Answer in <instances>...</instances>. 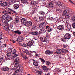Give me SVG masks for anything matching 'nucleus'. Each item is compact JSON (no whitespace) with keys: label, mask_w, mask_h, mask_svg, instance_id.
<instances>
[{"label":"nucleus","mask_w":75,"mask_h":75,"mask_svg":"<svg viewBox=\"0 0 75 75\" xmlns=\"http://www.w3.org/2000/svg\"><path fill=\"white\" fill-rule=\"evenodd\" d=\"M2 18L4 20V21H2V22L5 23L9 22L11 21L12 19V17L11 16L9 17V15L7 14H6L3 15L2 17Z\"/></svg>","instance_id":"f257e3e1"},{"label":"nucleus","mask_w":75,"mask_h":75,"mask_svg":"<svg viewBox=\"0 0 75 75\" xmlns=\"http://www.w3.org/2000/svg\"><path fill=\"white\" fill-rule=\"evenodd\" d=\"M21 59L19 57L17 58L14 61L15 67L17 68H18L19 66H21V63L20 62Z\"/></svg>","instance_id":"f03ea898"},{"label":"nucleus","mask_w":75,"mask_h":75,"mask_svg":"<svg viewBox=\"0 0 75 75\" xmlns=\"http://www.w3.org/2000/svg\"><path fill=\"white\" fill-rule=\"evenodd\" d=\"M17 51V50L15 49L12 50V53L13 54H14L13 56V57L14 58L16 57L18 55V53H16Z\"/></svg>","instance_id":"7ed1b4c3"},{"label":"nucleus","mask_w":75,"mask_h":75,"mask_svg":"<svg viewBox=\"0 0 75 75\" xmlns=\"http://www.w3.org/2000/svg\"><path fill=\"white\" fill-rule=\"evenodd\" d=\"M35 42L33 40H30L29 41L27 44V46L29 47H31L34 45Z\"/></svg>","instance_id":"20e7f679"},{"label":"nucleus","mask_w":75,"mask_h":75,"mask_svg":"<svg viewBox=\"0 0 75 75\" xmlns=\"http://www.w3.org/2000/svg\"><path fill=\"white\" fill-rule=\"evenodd\" d=\"M71 37V35L69 33H66L64 35V38L68 40L70 39Z\"/></svg>","instance_id":"39448f33"},{"label":"nucleus","mask_w":75,"mask_h":75,"mask_svg":"<svg viewBox=\"0 0 75 75\" xmlns=\"http://www.w3.org/2000/svg\"><path fill=\"white\" fill-rule=\"evenodd\" d=\"M40 39L42 42H46L47 41L46 37H43V38L42 37H40Z\"/></svg>","instance_id":"423d86ee"},{"label":"nucleus","mask_w":75,"mask_h":75,"mask_svg":"<svg viewBox=\"0 0 75 75\" xmlns=\"http://www.w3.org/2000/svg\"><path fill=\"white\" fill-rule=\"evenodd\" d=\"M16 41L18 42H23V38L22 37H21V36L18 37L17 38Z\"/></svg>","instance_id":"0eeeda50"},{"label":"nucleus","mask_w":75,"mask_h":75,"mask_svg":"<svg viewBox=\"0 0 75 75\" xmlns=\"http://www.w3.org/2000/svg\"><path fill=\"white\" fill-rule=\"evenodd\" d=\"M33 65H34L35 66H38V64L39 62V61H37L36 60H34V59H33Z\"/></svg>","instance_id":"6e6552de"},{"label":"nucleus","mask_w":75,"mask_h":75,"mask_svg":"<svg viewBox=\"0 0 75 75\" xmlns=\"http://www.w3.org/2000/svg\"><path fill=\"white\" fill-rule=\"evenodd\" d=\"M46 28L47 29V31L48 32H51L52 30V29L51 28L50 26H46Z\"/></svg>","instance_id":"1a4fd4ad"},{"label":"nucleus","mask_w":75,"mask_h":75,"mask_svg":"<svg viewBox=\"0 0 75 75\" xmlns=\"http://www.w3.org/2000/svg\"><path fill=\"white\" fill-rule=\"evenodd\" d=\"M8 10L10 12H8V13H9V14H11V12H13V13H14L16 14H17V13L15 12V11H14L11 8H9L8 9Z\"/></svg>","instance_id":"9d476101"},{"label":"nucleus","mask_w":75,"mask_h":75,"mask_svg":"<svg viewBox=\"0 0 75 75\" xmlns=\"http://www.w3.org/2000/svg\"><path fill=\"white\" fill-rule=\"evenodd\" d=\"M57 28L59 30H63L64 29V26L63 25H60L57 27Z\"/></svg>","instance_id":"9b49d317"},{"label":"nucleus","mask_w":75,"mask_h":75,"mask_svg":"<svg viewBox=\"0 0 75 75\" xmlns=\"http://www.w3.org/2000/svg\"><path fill=\"white\" fill-rule=\"evenodd\" d=\"M28 21H27L25 20H23V19L22 18V19L21 21V22L22 23H23V25H25V26H26L27 25Z\"/></svg>","instance_id":"f8f14e48"},{"label":"nucleus","mask_w":75,"mask_h":75,"mask_svg":"<svg viewBox=\"0 0 75 75\" xmlns=\"http://www.w3.org/2000/svg\"><path fill=\"white\" fill-rule=\"evenodd\" d=\"M42 69L44 72H47L48 71L49 69L48 67L45 66H42Z\"/></svg>","instance_id":"ddd939ff"},{"label":"nucleus","mask_w":75,"mask_h":75,"mask_svg":"<svg viewBox=\"0 0 75 75\" xmlns=\"http://www.w3.org/2000/svg\"><path fill=\"white\" fill-rule=\"evenodd\" d=\"M10 69L7 67H3L2 68V70L4 71H9Z\"/></svg>","instance_id":"4468645a"},{"label":"nucleus","mask_w":75,"mask_h":75,"mask_svg":"<svg viewBox=\"0 0 75 75\" xmlns=\"http://www.w3.org/2000/svg\"><path fill=\"white\" fill-rule=\"evenodd\" d=\"M45 53V54H47L50 55L52 54H53V52L48 50L46 51Z\"/></svg>","instance_id":"2eb2a0df"},{"label":"nucleus","mask_w":75,"mask_h":75,"mask_svg":"<svg viewBox=\"0 0 75 75\" xmlns=\"http://www.w3.org/2000/svg\"><path fill=\"white\" fill-rule=\"evenodd\" d=\"M3 28L6 31H8L9 30V27L7 25H5L3 27Z\"/></svg>","instance_id":"dca6fc26"},{"label":"nucleus","mask_w":75,"mask_h":75,"mask_svg":"<svg viewBox=\"0 0 75 75\" xmlns=\"http://www.w3.org/2000/svg\"><path fill=\"white\" fill-rule=\"evenodd\" d=\"M32 34L35 36L39 34V33L37 31L32 32Z\"/></svg>","instance_id":"f3484780"},{"label":"nucleus","mask_w":75,"mask_h":75,"mask_svg":"<svg viewBox=\"0 0 75 75\" xmlns=\"http://www.w3.org/2000/svg\"><path fill=\"white\" fill-rule=\"evenodd\" d=\"M66 25H67V30H69L71 28V25L70 24H69V23L66 24Z\"/></svg>","instance_id":"a211bd4d"},{"label":"nucleus","mask_w":75,"mask_h":75,"mask_svg":"<svg viewBox=\"0 0 75 75\" xmlns=\"http://www.w3.org/2000/svg\"><path fill=\"white\" fill-rule=\"evenodd\" d=\"M55 54H61V51L59 49L57 50L56 52H55Z\"/></svg>","instance_id":"6ab92c4d"},{"label":"nucleus","mask_w":75,"mask_h":75,"mask_svg":"<svg viewBox=\"0 0 75 75\" xmlns=\"http://www.w3.org/2000/svg\"><path fill=\"white\" fill-rule=\"evenodd\" d=\"M39 14L42 16H43L44 17H45V13L44 12L42 11H40L39 12Z\"/></svg>","instance_id":"aec40b11"},{"label":"nucleus","mask_w":75,"mask_h":75,"mask_svg":"<svg viewBox=\"0 0 75 75\" xmlns=\"http://www.w3.org/2000/svg\"><path fill=\"white\" fill-rule=\"evenodd\" d=\"M13 32L17 34L18 35H20L21 34V31H17V30H15Z\"/></svg>","instance_id":"412c9836"},{"label":"nucleus","mask_w":75,"mask_h":75,"mask_svg":"<svg viewBox=\"0 0 75 75\" xmlns=\"http://www.w3.org/2000/svg\"><path fill=\"white\" fill-rule=\"evenodd\" d=\"M40 31L41 33H44L46 32V30L45 28H42L40 29Z\"/></svg>","instance_id":"4be33fe9"},{"label":"nucleus","mask_w":75,"mask_h":75,"mask_svg":"<svg viewBox=\"0 0 75 75\" xmlns=\"http://www.w3.org/2000/svg\"><path fill=\"white\" fill-rule=\"evenodd\" d=\"M13 6H14V8L15 10L16 9H17L19 7V4H14Z\"/></svg>","instance_id":"5701e85b"},{"label":"nucleus","mask_w":75,"mask_h":75,"mask_svg":"<svg viewBox=\"0 0 75 75\" xmlns=\"http://www.w3.org/2000/svg\"><path fill=\"white\" fill-rule=\"evenodd\" d=\"M61 50L62 52L63 53H66L68 51L67 50H64L63 49H61Z\"/></svg>","instance_id":"b1692460"},{"label":"nucleus","mask_w":75,"mask_h":75,"mask_svg":"<svg viewBox=\"0 0 75 75\" xmlns=\"http://www.w3.org/2000/svg\"><path fill=\"white\" fill-rule=\"evenodd\" d=\"M32 22L31 21H28L27 25L28 26H32Z\"/></svg>","instance_id":"393cba45"},{"label":"nucleus","mask_w":75,"mask_h":75,"mask_svg":"<svg viewBox=\"0 0 75 75\" xmlns=\"http://www.w3.org/2000/svg\"><path fill=\"white\" fill-rule=\"evenodd\" d=\"M1 5L3 6H6L7 5V3L6 2H4L1 4Z\"/></svg>","instance_id":"a878e982"},{"label":"nucleus","mask_w":75,"mask_h":75,"mask_svg":"<svg viewBox=\"0 0 75 75\" xmlns=\"http://www.w3.org/2000/svg\"><path fill=\"white\" fill-rule=\"evenodd\" d=\"M67 39L66 38H62L61 39V41H63V42H65L66 41V40Z\"/></svg>","instance_id":"bb28decb"},{"label":"nucleus","mask_w":75,"mask_h":75,"mask_svg":"<svg viewBox=\"0 0 75 75\" xmlns=\"http://www.w3.org/2000/svg\"><path fill=\"white\" fill-rule=\"evenodd\" d=\"M67 11L66 10H64L63 12V14H62V16H65L67 13Z\"/></svg>","instance_id":"cd10ccee"},{"label":"nucleus","mask_w":75,"mask_h":75,"mask_svg":"<svg viewBox=\"0 0 75 75\" xmlns=\"http://www.w3.org/2000/svg\"><path fill=\"white\" fill-rule=\"evenodd\" d=\"M44 18L43 17H39V22L42 21L44 20Z\"/></svg>","instance_id":"c85d7f7f"},{"label":"nucleus","mask_w":75,"mask_h":75,"mask_svg":"<svg viewBox=\"0 0 75 75\" xmlns=\"http://www.w3.org/2000/svg\"><path fill=\"white\" fill-rule=\"evenodd\" d=\"M40 59L41 60V62L43 64H44L45 62H46L45 60L42 58H40Z\"/></svg>","instance_id":"c756f323"},{"label":"nucleus","mask_w":75,"mask_h":75,"mask_svg":"<svg viewBox=\"0 0 75 75\" xmlns=\"http://www.w3.org/2000/svg\"><path fill=\"white\" fill-rule=\"evenodd\" d=\"M4 34L3 33H0V40L3 39L2 37L4 36Z\"/></svg>","instance_id":"7c9ffc66"},{"label":"nucleus","mask_w":75,"mask_h":75,"mask_svg":"<svg viewBox=\"0 0 75 75\" xmlns=\"http://www.w3.org/2000/svg\"><path fill=\"white\" fill-rule=\"evenodd\" d=\"M44 27V26L43 25V23H41L39 25V28H42Z\"/></svg>","instance_id":"2f4dec72"},{"label":"nucleus","mask_w":75,"mask_h":75,"mask_svg":"<svg viewBox=\"0 0 75 75\" xmlns=\"http://www.w3.org/2000/svg\"><path fill=\"white\" fill-rule=\"evenodd\" d=\"M21 56H22V57H23V58L25 60L28 59V57H27L25 56H24L23 54H21Z\"/></svg>","instance_id":"473e14b6"},{"label":"nucleus","mask_w":75,"mask_h":75,"mask_svg":"<svg viewBox=\"0 0 75 75\" xmlns=\"http://www.w3.org/2000/svg\"><path fill=\"white\" fill-rule=\"evenodd\" d=\"M12 50L11 48H10L8 49V52L11 53L12 52Z\"/></svg>","instance_id":"72a5a7b5"},{"label":"nucleus","mask_w":75,"mask_h":75,"mask_svg":"<svg viewBox=\"0 0 75 75\" xmlns=\"http://www.w3.org/2000/svg\"><path fill=\"white\" fill-rule=\"evenodd\" d=\"M33 4L35 6H37L38 3L36 1H34L33 3Z\"/></svg>","instance_id":"f704fd0d"},{"label":"nucleus","mask_w":75,"mask_h":75,"mask_svg":"<svg viewBox=\"0 0 75 75\" xmlns=\"http://www.w3.org/2000/svg\"><path fill=\"white\" fill-rule=\"evenodd\" d=\"M54 6V4L52 3H50L49 4V7H52Z\"/></svg>","instance_id":"c9c22d12"},{"label":"nucleus","mask_w":75,"mask_h":75,"mask_svg":"<svg viewBox=\"0 0 75 75\" xmlns=\"http://www.w3.org/2000/svg\"><path fill=\"white\" fill-rule=\"evenodd\" d=\"M37 28V26L35 24H34L33 27V29L34 30L36 29Z\"/></svg>","instance_id":"e433bc0d"},{"label":"nucleus","mask_w":75,"mask_h":75,"mask_svg":"<svg viewBox=\"0 0 75 75\" xmlns=\"http://www.w3.org/2000/svg\"><path fill=\"white\" fill-rule=\"evenodd\" d=\"M47 23L46 20H45V22H44L43 23H43V26H44V27H45V26H46L47 24Z\"/></svg>","instance_id":"4c0bfd02"},{"label":"nucleus","mask_w":75,"mask_h":75,"mask_svg":"<svg viewBox=\"0 0 75 75\" xmlns=\"http://www.w3.org/2000/svg\"><path fill=\"white\" fill-rule=\"evenodd\" d=\"M71 20L73 22L75 21V16H73L71 18Z\"/></svg>","instance_id":"58836bf2"},{"label":"nucleus","mask_w":75,"mask_h":75,"mask_svg":"<svg viewBox=\"0 0 75 75\" xmlns=\"http://www.w3.org/2000/svg\"><path fill=\"white\" fill-rule=\"evenodd\" d=\"M37 72L38 74L40 75H41V74H42V71H38Z\"/></svg>","instance_id":"ea45409f"},{"label":"nucleus","mask_w":75,"mask_h":75,"mask_svg":"<svg viewBox=\"0 0 75 75\" xmlns=\"http://www.w3.org/2000/svg\"><path fill=\"white\" fill-rule=\"evenodd\" d=\"M68 45L67 44H64L63 45L62 47L64 48H66L68 46Z\"/></svg>","instance_id":"a19ab883"},{"label":"nucleus","mask_w":75,"mask_h":75,"mask_svg":"<svg viewBox=\"0 0 75 75\" xmlns=\"http://www.w3.org/2000/svg\"><path fill=\"white\" fill-rule=\"evenodd\" d=\"M27 45H26V44L23 43H21V46H23V47H26V46H27Z\"/></svg>","instance_id":"79ce46f5"},{"label":"nucleus","mask_w":75,"mask_h":75,"mask_svg":"<svg viewBox=\"0 0 75 75\" xmlns=\"http://www.w3.org/2000/svg\"><path fill=\"white\" fill-rule=\"evenodd\" d=\"M9 28H11V29H12V28L13 27V24H9Z\"/></svg>","instance_id":"37998d69"},{"label":"nucleus","mask_w":75,"mask_h":75,"mask_svg":"<svg viewBox=\"0 0 75 75\" xmlns=\"http://www.w3.org/2000/svg\"><path fill=\"white\" fill-rule=\"evenodd\" d=\"M69 18H70V16L69 15H67L65 16V18L66 19H69Z\"/></svg>","instance_id":"c03bdc74"},{"label":"nucleus","mask_w":75,"mask_h":75,"mask_svg":"<svg viewBox=\"0 0 75 75\" xmlns=\"http://www.w3.org/2000/svg\"><path fill=\"white\" fill-rule=\"evenodd\" d=\"M28 0H22L21 1L23 3H25L28 1Z\"/></svg>","instance_id":"a18cd8bd"},{"label":"nucleus","mask_w":75,"mask_h":75,"mask_svg":"<svg viewBox=\"0 0 75 75\" xmlns=\"http://www.w3.org/2000/svg\"><path fill=\"white\" fill-rule=\"evenodd\" d=\"M72 26L74 28H75V23H73L72 24Z\"/></svg>","instance_id":"49530a36"},{"label":"nucleus","mask_w":75,"mask_h":75,"mask_svg":"<svg viewBox=\"0 0 75 75\" xmlns=\"http://www.w3.org/2000/svg\"><path fill=\"white\" fill-rule=\"evenodd\" d=\"M57 4L58 6H61V4L60 2H57Z\"/></svg>","instance_id":"de8ad7c7"},{"label":"nucleus","mask_w":75,"mask_h":75,"mask_svg":"<svg viewBox=\"0 0 75 75\" xmlns=\"http://www.w3.org/2000/svg\"><path fill=\"white\" fill-rule=\"evenodd\" d=\"M3 13L5 14H7L8 13V12L6 11H3Z\"/></svg>","instance_id":"09e8293b"},{"label":"nucleus","mask_w":75,"mask_h":75,"mask_svg":"<svg viewBox=\"0 0 75 75\" xmlns=\"http://www.w3.org/2000/svg\"><path fill=\"white\" fill-rule=\"evenodd\" d=\"M27 54H28V55H30L31 54V52L28 51V53Z\"/></svg>","instance_id":"8fccbe9b"},{"label":"nucleus","mask_w":75,"mask_h":75,"mask_svg":"<svg viewBox=\"0 0 75 75\" xmlns=\"http://www.w3.org/2000/svg\"><path fill=\"white\" fill-rule=\"evenodd\" d=\"M28 51H29L28 50H25V51H24V52H25V53H26V54H27L28 53Z\"/></svg>","instance_id":"3c124183"},{"label":"nucleus","mask_w":75,"mask_h":75,"mask_svg":"<svg viewBox=\"0 0 75 75\" xmlns=\"http://www.w3.org/2000/svg\"><path fill=\"white\" fill-rule=\"evenodd\" d=\"M46 63L47 65H49L50 64V62H48V61H47L46 62Z\"/></svg>","instance_id":"603ef678"},{"label":"nucleus","mask_w":75,"mask_h":75,"mask_svg":"<svg viewBox=\"0 0 75 75\" xmlns=\"http://www.w3.org/2000/svg\"><path fill=\"white\" fill-rule=\"evenodd\" d=\"M11 53H9V52H8V53H7V56H9L10 55H11Z\"/></svg>","instance_id":"864d4df0"},{"label":"nucleus","mask_w":75,"mask_h":75,"mask_svg":"<svg viewBox=\"0 0 75 75\" xmlns=\"http://www.w3.org/2000/svg\"><path fill=\"white\" fill-rule=\"evenodd\" d=\"M10 41L13 43H15V41L14 40H11V39Z\"/></svg>","instance_id":"5fc2aeb1"},{"label":"nucleus","mask_w":75,"mask_h":75,"mask_svg":"<svg viewBox=\"0 0 75 75\" xmlns=\"http://www.w3.org/2000/svg\"><path fill=\"white\" fill-rule=\"evenodd\" d=\"M6 45L4 44V45H2V46L3 47H6Z\"/></svg>","instance_id":"6e6d98bb"},{"label":"nucleus","mask_w":75,"mask_h":75,"mask_svg":"<svg viewBox=\"0 0 75 75\" xmlns=\"http://www.w3.org/2000/svg\"><path fill=\"white\" fill-rule=\"evenodd\" d=\"M50 73L49 72V73H46V74H45V75H50Z\"/></svg>","instance_id":"4d7b16f0"},{"label":"nucleus","mask_w":75,"mask_h":75,"mask_svg":"<svg viewBox=\"0 0 75 75\" xmlns=\"http://www.w3.org/2000/svg\"><path fill=\"white\" fill-rule=\"evenodd\" d=\"M16 19L19 20V17H18V16H16Z\"/></svg>","instance_id":"13d9d810"},{"label":"nucleus","mask_w":75,"mask_h":75,"mask_svg":"<svg viewBox=\"0 0 75 75\" xmlns=\"http://www.w3.org/2000/svg\"><path fill=\"white\" fill-rule=\"evenodd\" d=\"M18 21H19V19H16V23H18Z\"/></svg>","instance_id":"bf43d9fd"},{"label":"nucleus","mask_w":75,"mask_h":75,"mask_svg":"<svg viewBox=\"0 0 75 75\" xmlns=\"http://www.w3.org/2000/svg\"><path fill=\"white\" fill-rule=\"evenodd\" d=\"M69 2L71 3H72V4H74V3L71 0H69Z\"/></svg>","instance_id":"052dcab7"},{"label":"nucleus","mask_w":75,"mask_h":75,"mask_svg":"<svg viewBox=\"0 0 75 75\" xmlns=\"http://www.w3.org/2000/svg\"><path fill=\"white\" fill-rule=\"evenodd\" d=\"M36 11H37V10L34 9V10H33V13H35V12H36Z\"/></svg>","instance_id":"680f3d73"},{"label":"nucleus","mask_w":75,"mask_h":75,"mask_svg":"<svg viewBox=\"0 0 75 75\" xmlns=\"http://www.w3.org/2000/svg\"><path fill=\"white\" fill-rule=\"evenodd\" d=\"M3 59V58L2 57H0V60L2 61Z\"/></svg>","instance_id":"e2e57ef3"},{"label":"nucleus","mask_w":75,"mask_h":75,"mask_svg":"<svg viewBox=\"0 0 75 75\" xmlns=\"http://www.w3.org/2000/svg\"><path fill=\"white\" fill-rule=\"evenodd\" d=\"M12 70H14V69H11V70H10V72H11V73L12 72L11 71Z\"/></svg>","instance_id":"0e129e2a"},{"label":"nucleus","mask_w":75,"mask_h":75,"mask_svg":"<svg viewBox=\"0 0 75 75\" xmlns=\"http://www.w3.org/2000/svg\"><path fill=\"white\" fill-rule=\"evenodd\" d=\"M2 0H0V4H2Z\"/></svg>","instance_id":"69168bd1"},{"label":"nucleus","mask_w":75,"mask_h":75,"mask_svg":"<svg viewBox=\"0 0 75 75\" xmlns=\"http://www.w3.org/2000/svg\"><path fill=\"white\" fill-rule=\"evenodd\" d=\"M15 2H16L15 1H14V0H13L12 1V3L13 4Z\"/></svg>","instance_id":"338daca9"},{"label":"nucleus","mask_w":75,"mask_h":75,"mask_svg":"<svg viewBox=\"0 0 75 75\" xmlns=\"http://www.w3.org/2000/svg\"><path fill=\"white\" fill-rule=\"evenodd\" d=\"M74 35L75 36V32H73Z\"/></svg>","instance_id":"774afa93"}]
</instances>
